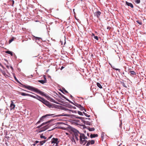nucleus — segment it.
Segmentation results:
<instances>
[{"label":"nucleus","mask_w":146,"mask_h":146,"mask_svg":"<svg viewBox=\"0 0 146 146\" xmlns=\"http://www.w3.org/2000/svg\"><path fill=\"white\" fill-rule=\"evenodd\" d=\"M79 137L80 143L83 145H85L87 142V141L86 139H87V137H86L84 134H81Z\"/></svg>","instance_id":"obj_1"},{"label":"nucleus","mask_w":146,"mask_h":146,"mask_svg":"<svg viewBox=\"0 0 146 146\" xmlns=\"http://www.w3.org/2000/svg\"><path fill=\"white\" fill-rule=\"evenodd\" d=\"M71 130L74 132V134L77 140L78 141L79 139L78 138V137L79 136V134L80 135V134L81 133H79V131L73 128H72L71 129Z\"/></svg>","instance_id":"obj_2"},{"label":"nucleus","mask_w":146,"mask_h":146,"mask_svg":"<svg viewBox=\"0 0 146 146\" xmlns=\"http://www.w3.org/2000/svg\"><path fill=\"white\" fill-rule=\"evenodd\" d=\"M23 87L26 88L28 89L35 92L37 88H34L30 86H26L25 85H22Z\"/></svg>","instance_id":"obj_3"},{"label":"nucleus","mask_w":146,"mask_h":146,"mask_svg":"<svg viewBox=\"0 0 146 146\" xmlns=\"http://www.w3.org/2000/svg\"><path fill=\"white\" fill-rule=\"evenodd\" d=\"M52 115H53V114H46L45 115L43 116L40 118V120L38 121V122L36 123V124H38L40 123V121H42L46 117H47L48 116H51Z\"/></svg>","instance_id":"obj_4"},{"label":"nucleus","mask_w":146,"mask_h":146,"mask_svg":"<svg viewBox=\"0 0 146 146\" xmlns=\"http://www.w3.org/2000/svg\"><path fill=\"white\" fill-rule=\"evenodd\" d=\"M35 92L39 94H40L43 96H44L46 98H47V97L45 94H44V92H43L40 91L37 88Z\"/></svg>","instance_id":"obj_5"},{"label":"nucleus","mask_w":146,"mask_h":146,"mask_svg":"<svg viewBox=\"0 0 146 146\" xmlns=\"http://www.w3.org/2000/svg\"><path fill=\"white\" fill-rule=\"evenodd\" d=\"M43 103L45 104L46 106L48 107L49 108H51L52 106L51 104H50L48 101L46 100Z\"/></svg>","instance_id":"obj_6"},{"label":"nucleus","mask_w":146,"mask_h":146,"mask_svg":"<svg viewBox=\"0 0 146 146\" xmlns=\"http://www.w3.org/2000/svg\"><path fill=\"white\" fill-rule=\"evenodd\" d=\"M31 97L36 99L39 101H40V99L43 100L42 97L37 95H36V96H34L32 95V96H31Z\"/></svg>","instance_id":"obj_7"},{"label":"nucleus","mask_w":146,"mask_h":146,"mask_svg":"<svg viewBox=\"0 0 146 146\" xmlns=\"http://www.w3.org/2000/svg\"><path fill=\"white\" fill-rule=\"evenodd\" d=\"M58 140V139L57 138H53L52 139L51 143H56V144L57 143L58 145V142H57Z\"/></svg>","instance_id":"obj_8"},{"label":"nucleus","mask_w":146,"mask_h":146,"mask_svg":"<svg viewBox=\"0 0 146 146\" xmlns=\"http://www.w3.org/2000/svg\"><path fill=\"white\" fill-rule=\"evenodd\" d=\"M101 13L99 11H97L94 13V15L95 16H96L98 18L100 16Z\"/></svg>","instance_id":"obj_9"},{"label":"nucleus","mask_w":146,"mask_h":146,"mask_svg":"<svg viewBox=\"0 0 146 146\" xmlns=\"http://www.w3.org/2000/svg\"><path fill=\"white\" fill-rule=\"evenodd\" d=\"M78 106H77L79 108L80 110L81 111H82L83 110H84L86 112V110L85 109V108L81 106V105L79 104H77Z\"/></svg>","instance_id":"obj_10"},{"label":"nucleus","mask_w":146,"mask_h":146,"mask_svg":"<svg viewBox=\"0 0 146 146\" xmlns=\"http://www.w3.org/2000/svg\"><path fill=\"white\" fill-rule=\"evenodd\" d=\"M11 103L10 105V107L11 108V110L12 109H14L15 107V105L14 104L13 102L11 101Z\"/></svg>","instance_id":"obj_11"},{"label":"nucleus","mask_w":146,"mask_h":146,"mask_svg":"<svg viewBox=\"0 0 146 146\" xmlns=\"http://www.w3.org/2000/svg\"><path fill=\"white\" fill-rule=\"evenodd\" d=\"M47 99L48 100H49L50 101L52 102H54V103H55L57 104H58V103L56 102L55 100H54L52 98H50V97H47Z\"/></svg>","instance_id":"obj_12"},{"label":"nucleus","mask_w":146,"mask_h":146,"mask_svg":"<svg viewBox=\"0 0 146 146\" xmlns=\"http://www.w3.org/2000/svg\"><path fill=\"white\" fill-rule=\"evenodd\" d=\"M21 94L23 96H30L31 97V96H32V95H31L29 94H26L23 92H21Z\"/></svg>","instance_id":"obj_13"},{"label":"nucleus","mask_w":146,"mask_h":146,"mask_svg":"<svg viewBox=\"0 0 146 146\" xmlns=\"http://www.w3.org/2000/svg\"><path fill=\"white\" fill-rule=\"evenodd\" d=\"M50 121H48L46 122L45 123H42L41 125L40 126L37 127L36 128H39L42 126L47 124Z\"/></svg>","instance_id":"obj_14"},{"label":"nucleus","mask_w":146,"mask_h":146,"mask_svg":"<svg viewBox=\"0 0 146 146\" xmlns=\"http://www.w3.org/2000/svg\"><path fill=\"white\" fill-rule=\"evenodd\" d=\"M48 128V125H45L43 128L42 130H40L39 132H41L42 131H44Z\"/></svg>","instance_id":"obj_15"},{"label":"nucleus","mask_w":146,"mask_h":146,"mask_svg":"<svg viewBox=\"0 0 146 146\" xmlns=\"http://www.w3.org/2000/svg\"><path fill=\"white\" fill-rule=\"evenodd\" d=\"M56 117H60L62 116H68L69 115L68 114H64V113H63L62 114H60L57 115L55 116Z\"/></svg>","instance_id":"obj_16"},{"label":"nucleus","mask_w":146,"mask_h":146,"mask_svg":"<svg viewBox=\"0 0 146 146\" xmlns=\"http://www.w3.org/2000/svg\"><path fill=\"white\" fill-rule=\"evenodd\" d=\"M47 141V140L40 141L39 142V143H40L38 145H43V144L45 143Z\"/></svg>","instance_id":"obj_17"},{"label":"nucleus","mask_w":146,"mask_h":146,"mask_svg":"<svg viewBox=\"0 0 146 146\" xmlns=\"http://www.w3.org/2000/svg\"><path fill=\"white\" fill-rule=\"evenodd\" d=\"M126 4L128 6H130V7H131L132 8L133 7V4L132 3H129V2L126 1Z\"/></svg>","instance_id":"obj_18"},{"label":"nucleus","mask_w":146,"mask_h":146,"mask_svg":"<svg viewBox=\"0 0 146 146\" xmlns=\"http://www.w3.org/2000/svg\"><path fill=\"white\" fill-rule=\"evenodd\" d=\"M98 135L97 134H91L90 135V137L91 138H93L95 137H97Z\"/></svg>","instance_id":"obj_19"},{"label":"nucleus","mask_w":146,"mask_h":146,"mask_svg":"<svg viewBox=\"0 0 146 146\" xmlns=\"http://www.w3.org/2000/svg\"><path fill=\"white\" fill-rule=\"evenodd\" d=\"M97 86L99 88L101 89L102 88V87L101 85V84H100V83L99 82H97L96 84Z\"/></svg>","instance_id":"obj_20"},{"label":"nucleus","mask_w":146,"mask_h":146,"mask_svg":"<svg viewBox=\"0 0 146 146\" xmlns=\"http://www.w3.org/2000/svg\"><path fill=\"white\" fill-rule=\"evenodd\" d=\"M64 110L65 111L69 112V113H70V112L71 111H72L73 113L74 112V111L75 112V111H72L71 110H69V109H67L64 108Z\"/></svg>","instance_id":"obj_21"},{"label":"nucleus","mask_w":146,"mask_h":146,"mask_svg":"<svg viewBox=\"0 0 146 146\" xmlns=\"http://www.w3.org/2000/svg\"><path fill=\"white\" fill-rule=\"evenodd\" d=\"M38 82L42 84H44L46 83V82L44 81L43 80H39L38 81Z\"/></svg>","instance_id":"obj_22"},{"label":"nucleus","mask_w":146,"mask_h":146,"mask_svg":"<svg viewBox=\"0 0 146 146\" xmlns=\"http://www.w3.org/2000/svg\"><path fill=\"white\" fill-rule=\"evenodd\" d=\"M88 130L90 131H93L95 130V128L94 127H89Z\"/></svg>","instance_id":"obj_23"},{"label":"nucleus","mask_w":146,"mask_h":146,"mask_svg":"<svg viewBox=\"0 0 146 146\" xmlns=\"http://www.w3.org/2000/svg\"><path fill=\"white\" fill-rule=\"evenodd\" d=\"M130 72L131 73L130 75L131 76L132 75H134L136 74L135 72L134 71H130Z\"/></svg>","instance_id":"obj_24"},{"label":"nucleus","mask_w":146,"mask_h":146,"mask_svg":"<svg viewBox=\"0 0 146 146\" xmlns=\"http://www.w3.org/2000/svg\"><path fill=\"white\" fill-rule=\"evenodd\" d=\"M5 53H6L10 54V55H13L12 52L10 51H7L5 52Z\"/></svg>","instance_id":"obj_25"},{"label":"nucleus","mask_w":146,"mask_h":146,"mask_svg":"<svg viewBox=\"0 0 146 146\" xmlns=\"http://www.w3.org/2000/svg\"><path fill=\"white\" fill-rule=\"evenodd\" d=\"M40 137L41 138H43L44 139H46V137L45 136L43 135V134H42L40 136Z\"/></svg>","instance_id":"obj_26"},{"label":"nucleus","mask_w":146,"mask_h":146,"mask_svg":"<svg viewBox=\"0 0 146 146\" xmlns=\"http://www.w3.org/2000/svg\"><path fill=\"white\" fill-rule=\"evenodd\" d=\"M121 82V84L123 87H125V88H127V86L125 85V84L124 83V82Z\"/></svg>","instance_id":"obj_27"},{"label":"nucleus","mask_w":146,"mask_h":146,"mask_svg":"<svg viewBox=\"0 0 146 146\" xmlns=\"http://www.w3.org/2000/svg\"><path fill=\"white\" fill-rule=\"evenodd\" d=\"M83 113L87 117H90V115H88L87 114H86V113H85L84 112H83Z\"/></svg>","instance_id":"obj_28"},{"label":"nucleus","mask_w":146,"mask_h":146,"mask_svg":"<svg viewBox=\"0 0 146 146\" xmlns=\"http://www.w3.org/2000/svg\"><path fill=\"white\" fill-rule=\"evenodd\" d=\"M87 143L86 144V146H89L90 144H91L90 140L89 141H87Z\"/></svg>","instance_id":"obj_29"},{"label":"nucleus","mask_w":146,"mask_h":146,"mask_svg":"<svg viewBox=\"0 0 146 146\" xmlns=\"http://www.w3.org/2000/svg\"><path fill=\"white\" fill-rule=\"evenodd\" d=\"M14 78L15 80L16 81L18 82V83H19V84H21V85H22V84L21 83H20L17 80V78H16V77L15 76H14Z\"/></svg>","instance_id":"obj_30"},{"label":"nucleus","mask_w":146,"mask_h":146,"mask_svg":"<svg viewBox=\"0 0 146 146\" xmlns=\"http://www.w3.org/2000/svg\"><path fill=\"white\" fill-rule=\"evenodd\" d=\"M90 144L91 145H93L94 143L95 142L94 140L90 141Z\"/></svg>","instance_id":"obj_31"},{"label":"nucleus","mask_w":146,"mask_h":146,"mask_svg":"<svg viewBox=\"0 0 146 146\" xmlns=\"http://www.w3.org/2000/svg\"><path fill=\"white\" fill-rule=\"evenodd\" d=\"M135 2L137 4L139 3L140 2V0H136L135 1Z\"/></svg>","instance_id":"obj_32"},{"label":"nucleus","mask_w":146,"mask_h":146,"mask_svg":"<svg viewBox=\"0 0 146 146\" xmlns=\"http://www.w3.org/2000/svg\"><path fill=\"white\" fill-rule=\"evenodd\" d=\"M112 68L113 69H115L116 70H118L119 72H120V69L115 68H114V67H112Z\"/></svg>","instance_id":"obj_33"},{"label":"nucleus","mask_w":146,"mask_h":146,"mask_svg":"<svg viewBox=\"0 0 146 146\" xmlns=\"http://www.w3.org/2000/svg\"><path fill=\"white\" fill-rule=\"evenodd\" d=\"M78 113L80 115H83L82 113L80 111H78Z\"/></svg>","instance_id":"obj_34"},{"label":"nucleus","mask_w":146,"mask_h":146,"mask_svg":"<svg viewBox=\"0 0 146 146\" xmlns=\"http://www.w3.org/2000/svg\"><path fill=\"white\" fill-rule=\"evenodd\" d=\"M75 117L77 119H82L83 118L81 117H79L78 116H75Z\"/></svg>","instance_id":"obj_35"},{"label":"nucleus","mask_w":146,"mask_h":146,"mask_svg":"<svg viewBox=\"0 0 146 146\" xmlns=\"http://www.w3.org/2000/svg\"><path fill=\"white\" fill-rule=\"evenodd\" d=\"M14 40V38L13 37L11 39L9 40V42L11 43L12 41Z\"/></svg>","instance_id":"obj_36"},{"label":"nucleus","mask_w":146,"mask_h":146,"mask_svg":"<svg viewBox=\"0 0 146 146\" xmlns=\"http://www.w3.org/2000/svg\"><path fill=\"white\" fill-rule=\"evenodd\" d=\"M42 99H43V100H42L40 99V101L41 102H42L43 103V102H44V101H45V100L43 98H42Z\"/></svg>","instance_id":"obj_37"},{"label":"nucleus","mask_w":146,"mask_h":146,"mask_svg":"<svg viewBox=\"0 0 146 146\" xmlns=\"http://www.w3.org/2000/svg\"><path fill=\"white\" fill-rule=\"evenodd\" d=\"M94 38L97 40H98V37L97 36H94Z\"/></svg>","instance_id":"obj_38"},{"label":"nucleus","mask_w":146,"mask_h":146,"mask_svg":"<svg viewBox=\"0 0 146 146\" xmlns=\"http://www.w3.org/2000/svg\"><path fill=\"white\" fill-rule=\"evenodd\" d=\"M136 22L140 25H141L142 24V23L140 21H137Z\"/></svg>","instance_id":"obj_39"},{"label":"nucleus","mask_w":146,"mask_h":146,"mask_svg":"<svg viewBox=\"0 0 146 146\" xmlns=\"http://www.w3.org/2000/svg\"><path fill=\"white\" fill-rule=\"evenodd\" d=\"M44 80H43L44 81H45L46 82V77L45 76H44Z\"/></svg>","instance_id":"obj_40"},{"label":"nucleus","mask_w":146,"mask_h":146,"mask_svg":"<svg viewBox=\"0 0 146 146\" xmlns=\"http://www.w3.org/2000/svg\"><path fill=\"white\" fill-rule=\"evenodd\" d=\"M60 94L62 96V97L65 99H66V98L63 95H62L61 94Z\"/></svg>","instance_id":"obj_41"},{"label":"nucleus","mask_w":146,"mask_h":146,"mask_svg":"<svg viewBox=\"0 0 146 146\" xmlns=\"http://www.w3.org/2000/svg\"><path fill=\"white\" fill-rule=\"evenodd\" d=\"M60 94L62 96V97L65 99H66V98L63 95H62L61 94Z\"/></svg>","instance_id":"obj_42"},{"label":"nucleus","mask_w":146,"mask_h":146,"mask_svg":"<svg viewBox=\"0 0 146 146\" xmlns=\"http://www.w3.org/2000/svg\"><path fill=\"white\" fill-rule=\"evenodd\" d=\"M64 91L65 92H66V93H68V92L64 88V89H63Z\"/></svg>","instance_id":"obj_43"},{"label":"nucleus","mask_w":146,"mask_h":146,"mask_svg":"<svg viewBox=\"0 0 146 146\" xmlns=\"http://www.w3.org/2000/svg\"><path fill=\"white\" fill-rule=\"evenodd\" d=\"M39 141H35V143H36V144H37V143H39Z\"/></svg>","instance_id":"obj_44"},{"label":"nucleus","mask_w":146,"mask_h":146,"mask_svg":"<svg viewBox=\"0 0 146 146\" xmlns=\"http://www.w3.org/2000/svg\"><path fill=\"white\" fill-rule=\"evenodd\" d=\"M52 135H51L50 137H49L47 139V140L48 139H50L51 138V137H52Z\"/></svg>","instance_id":"obj_45"},{"label":"nucleus","mask_w":146,"mask_h":146,"mask_svg":"<svg viewBox=\"0 0 146 146\" xmlns=\"http://www.w3.org/2000/svg\"><path fill=\"white\" fill-rule=\"evenodd\" d=\"M64 68V67H63V66H62L60 68V70H62Z\"/></svg>","instance_id":"obj_46"},{"label":"nucleus","mask_w":146,"mask_h":146,"mask_svg":"<svg viewBox=\"0 0 146 146\" xmlns=\"http://www.w3.org/2000/svg\"><path fill=\"white\" fill-rule=\"evenodd\" d=\"M72 141H74V142H75V140H74V139L73 138H72Z\"/></svg>","instance_id":"obj_47"},{"label":"nucleus","mask_w":146,"mask_h":146,"mask_svg":"<svg viewBox=\"0 0 146 146\" xmlns=\"http://www.w3.org/2000/svg\"><path fill=\"white\" fill-rule=\"evenodd\" d=\"M72 107V106H71V105H70L69 106H68V107L69 108H71Z\"/></svg>","instance_id":"obj_48"},{"label":"nucleus","mask_w":146,"mask_h":146,"mask_svg":"<svg viewBox=\"0 0 146 146\" xmlns=\"http://www.w3.org/2000/svg\"><path fill=\"white\" fill-rule=\"evenodd\" d=\"M36 143H35L34 144H33V145L34 146H35L36 145Z\"/></svg>","instance_id":"obj_49"},{"label":"nucleus","mask_w":146,"mask_h":146,"mask_svg":"<svg viewBox=\"0 0 146 146\" xmlns=\"http://www.w3.org/2000/svg\"><path fill=\"white\" fill-rule=\"evenodd\" d=\"M3 74H4V76H5V75H6V73L5 72H3Z\"/></svg>","instance_id":"obj_50"},{"label":"nucleus","mask_w":146,"mask_h":146,"mask_svg":"<svg viewBox=\"0 0 146 146\" xmlns=\"http://www.w3.org/2000/svg\"><path fill=\"white\" fill-rule=\"evenodd\" d=\"M66 100H67L68 101L70 102V101L67 98H66Z\"/></svg>","instance_id":"obj_51"},{"label":"nucleus","mask_w":146,"mask_h":146,"mask_svg":"<svg viewBox=\"0 0 146 146\" xmlns=\"http://www.w3.org/2000/svg\"><path fill=\"white\" fill-rule=\"evenodd\" d=\"M0 65L1 66L2 68H3V66H2V65L1 64H0Z\"/></svg>","instance_id":"obj_52"},{"label":"nucleus","mask_w":146,"mask_h":146,"mask_svg":"<svg viewBox=\"0 0 146 146\" xmlns=\"http://www.w3.org/2000/svg\"><path fill=\"white\" fill-rule=\"evenodd\" d=\"M0 65L1 66L2 68H3V66H2V65L1 64H0Z\"/></svg>","instance_id":"obj_53"},{"label":"nucleus","mask_w":146,"mask_h":146,"mask_svg":"<svg viewBox=\"0 0 146 146\" xmlns=\"http://www.w3.org/2000/svg\"><path fill=\"white\" fill-rule=\"evenodd\" d=\"M0 65L1 66L2 68H3V66H2V65L1 64H0Z\"/></svg>","instance_id":"obj_54"},{"label":"nucleus","mask_w":146,"mask_h":146,"mask_svg":"<svg viewBox=\"0 0 146 146\" xmlns=\"http://www.w3.org/2000/svg\"><path fill=\"white\" fill-rule=\"evenodd\" d=\"M6 67L8 68H9V66H6Z\"/></svg>","instance_id":"obj_55"},{"label":"nucleus","mask_w":146,"mask_h":146,"mask_svg":"<svg viewBox=\"0 0 146 146\" xmlns=\"http://www.w3.org/2000/svg\"><path fill=\"white\" fill-rule=\"evenodd\" d=\"M87 135L88 136H89V133H87Z\"/></svg>","instance_id":"obj_56"},{"label":"nucleus","mask_w":146,"mask_h":146,"mask_svg":"<svg viewBox=\"0 0 146 146\" xmlns=\"http://www.w3.org/2000/svg\"><path fill=\"white\" fill-rule=\"evenodd\" d=\"M60 42H61V44H62V41H61V40L60 41Z\"/></svg>","instance_id":"obj_57"},{"label":"nucleus","mask_w":146,"mask_h":146,"mask_svg":"<svg viewBox=\"0 0 146 146\" xmlns=\"http://www.w3.org/2000/svg\"><path fill=\"white\" fill-rule=\"evenodd\" d=\"M14 57H15V58H17V57L16 56V55H15V56Z\"/></svg>","instance_id":"obj_58"},{"label":"nucleus","mask_w":146,"mask_h":146,"mask_svg":"<svg viewBox=\"0 0 146 146\" xmlns=\"http://www.w3.org/2000/svg\"><path fill=\"white\" fill-rule=\"evenodd\" d=\"M55 146H58L57 143H56V144Z\"/></svg>","instance_id":"obj_59"},{"label":"nucleus","mask_w":146,"mask_h":146,"mask_svg":"<svg viewBox=\"0 0 146 146\" xmlns=\"http://www.w3.org/2000/svg\"><path fill=\"white\" fill-rule=\"evenodd\" d=\"M70 102L72 104H73V102H71L70 101Z\"/></svg>","instance_id":"obj_60"},{"label":"nucleus","mask_w":146,"mask_h":146,"mask_svg":"<svg viewBox=\"0 0 146 146\" xmlns=\"http://www.w3.org/2000/svg\"><path fill=\"white\" fill-rule=\"evenodd\" d=\"M73 108H74V109H76V107H73Z\"/></svg>","instance_id":"obj_61"},{"label":"nucleus","mask_w":146,"mask_h":146,"mask_svg":"<svg viewBox=\"0 0 146 146\" xmlns=\"http://www.w3.org/2000/svg\"><path fill=\"white\" fill-rule=\"evenodd\" d=\"M70 97H71L72 98V97H73V96H72L71 95H70Z\"/></svg>","instance_id":"obj_62"},{"label":"nucleus","mask_w":146,"mask_h":146,"mask_svg":"<svg viewBox=\"0 0 146 146\" xmlns=\"http://www.w3.org/2000/svg\"><path fill=\"white\" fill-rule=\"evenodd\" d=\"M4 60H5V61H7V60H6V59H5Z\"/></svg>","instance_id":"obj_63"},{"label":"nucleus","mask_w":146,"mask_h":146,"mask_svg":"<svg viewBox=\"0 0 146 146\" xmlns=\"http://www.w3.org/2000/svg\"><path fill=\"white\" fill-rule=\"evenodd\" d=\"M11 68L12 69H13V67L12 66H11Z\"/></svg>","instance_id":"obj_64"}]
</instances>
